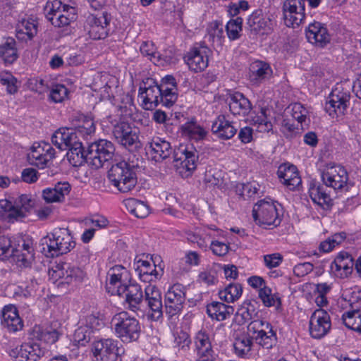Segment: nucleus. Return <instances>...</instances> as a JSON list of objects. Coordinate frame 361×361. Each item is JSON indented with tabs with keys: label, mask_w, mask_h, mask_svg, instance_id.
I'll list each match as a JSON object with an SVG mask.
<instances>
[{
	"label": "nucleus",
	"mask_w": 361,
	"mask_h": 361,
	"mask_svg": "<svg viewBox=\"0 0 361 361\" xmlns=\"http://www.w3.org/2000/svg\"><path fill=\"white\" fill-rule=\"evenodd\" d=\"M126 284L120 288L117 295L126 298V302L129 310L137 312L140 310V305L145 300L149 309L148 314L154 321H158L163 317V305L161 291L155 286L148 285L145 288V295L141 286L137 283Z\"/></svg>",
	"instance_id": "f257e3e1"
},
{
	"label": "nucleus",
	"mask_w": 361,
	"mask_h": 361,
	"mask_svg": "<svg viewBox=\"0 0 361 361\" xmlns=\"http://www.w3.org/2000/svg\"><path fill=\"white\" fill-rule=\"evenodd\" d=\"M42 241V252L51 257L66 254L75 246V242L68 228H55Z\"/></svg>",
	"instance_id": "f03ea898"
},
{
	"label": "nucleus",
	"mask_w": 361,
	"mask_h": 361,
	"mask_svg": "<svg viewBox=\"0 0 361 361\" xmlns=\"http://www.w3.org/2000/svg\"><path fill=\"white\" fill-rule=\"evenodd\" d=\"M137 164L125 160L113 164L108 171L110 182L118 190L123 193L133 190L137 185Z\"/></svg>",
	"instance_id": "7ed1b4c3"
},
{
	"label": "nucleus",
	"mask_w": 361,
	"mask_h": 361,
	"mask_svg": "<svg viewBox=\"0 0 361 361\" xmlns=\"http://www.w3.org/2000/svg\"><path fill=\"white\" fill-rule=\"evenodd\" d=\"M138 97L142 102L144 109L150 110L157 107L159 104L170 107L177 100V96L167 89H160L159 86L154 81L148 82L140 86Z\"/></svg>",
	"instance_id": "20e7f679"
},
{
	"label": "nucleus",
	"mask_w": 361,
	"mask_h": 361,
	"mask_svg": "<svg viewBox=\"0 0 361 361\" xmlns=\"http://www.w3.org/2000/svg\"><path fill=\"white\" fill-rule=\"evenodd\" d=\"M32 207L30 195H21L12 202L8 200H0V219L8 223H14L25 217Z\"/></svg>",
	"instance_id": "39448f33"
},
{
	"label": "nucleus",
	"mask_w": 361,
	"mask_h": 361,
	"mask_svg": "<svg viewBox=\"0 0 361 361\" xmlns=\"http://www.w3.org/2000/svg\"><path fill=\"white\" fill-rule=\"evenodd\" d=\"M44 10L46 18L55 27H66L76 19L75 8L61 0H48Z\"/></svg>",
	"instance_id": "423d86ee"
},
{
	"label": "nucleus",
	"mask_w": 361,
	"mask_h": 361,
	"mask_svg": "<svg viewBox=\"0 0 361 361\" xmlns=\"http://www.w3.org/2000/svg\"><path fill=\"white\" fill-rule=\"evenodd\" d=\"M111 324L116 335L123 342L130 343L137 341L140 334L138 320L129 316L126 312H121L114 316Z\"/></svg>",
	"instance_id": "0eeeda50"
},
{
	"label": "nucleus",
	"mask_w": 361,
	"mask_h": 361,
	"mask_svg": "<svg viewBox=\"0 0 361 361\" xmlns=\"http://www.w3.org/2000/svg\"><path fill=\"white\" fill-rule=\"evenodd\" d=\"M114 152L115 147L111 141L99 139L88 145L85 153L86 162L95 169H99L113 158Z\"/></svg>",
	"instance_id": "6e6552de"
},
{
	"label": "nucleus",
	"mask_w": 361,
	"mask_h": 361,
	"mask_svg": "<svg viewBox=\"0 0 361 361\" xmlns=\"http://www.w3.org/2000/svg\"><path fill=\"white\" fill-rule=\"evenodd\" d=\"M278 206L281 205L273 201L259 200L253 207L252 216L255 223L261 227H276L281 223Z\"/></svg>",
	"instance_id": "1a4fd4ad"
},
{
	"label": "nucleus",
	"mask_w": 361,
	"mask_h": 361,
	"mask_svg": "<svg viewBox=\"0 0 361 361\" xmlns=\"http://www.w3.org/2000/svg\"><path fill=\"white\" fill-rule=\"evenodd\" d=\"M350 97L349 87L336 84L326 102V111L333 118L343 116L350 105Z\"/></svg>",
	"instance_id": "9d476101"
},
{
	"label": "nucleus",
	"mask_w": 361,
	"mask_h": 361,
	"mask_svg": "<svg viewBox=\"0 0 361 361\" xmlns=\"http://www.w3.org/2000/svg\"><path fill=\"white\" fill-rule=\"evenodd\" d=\"M198 152L192 145H180L173 151V162L177 172L188 178L197 167Z\"/></svg>",
	"instance_id": "9b49d317"
},
{
	"label": "nucleus",
	"mask_w": 361,
	"mask_h": 361,
	"mask_svg": "<svg viewBox=\"0 0 361 361\" xmlns=\"http://www.w3.org/2000/svg\"><path fill=\"white\" fill-rule=\"evenodd\" d=\"M92 353L94 361H121L124 350L118 341L105 338L93 343Z\"/></svg>",
	"instance_id": "f8f14e48"
},
{
	"label": "nucleus",
	"mask_w": 361,
	"mask_h": 361,
	"mask_svg": "<svg viewBox=\"0 0 361 361\" xmlns=\"http://www.w3.org/2000/svg\"><path fill=\"white\" fill-rule=\"evenodd\" d=\"M321 178L326 187L336 191L348 188V174L346 169L340 164H326L322 169Z\"/></svg>",
	"instance_id": "ddd939ff"
},
{
	"label": "nucleus",
	"mask_w": 361,
	"mask_h": 361,
	"mask_svg": "<svg viewBox=\"0 0 361 361\" xmlns=\"http://www.w3.org/2000/svg\"><path fill=\"white\" fill-rule=\"evenodd\" d=\"M185 300V288L182 284L171 286L164 296L165 313L169 319L178 315Z\"/></svg>",
	"instance_id": "4468645a"
},
{
	"label": "nucleus",
	"mask_w": 361,
	"mask_h": 361,
	"mask_svg": "<svg viewBox=\"0 0 361 361\" xmlns=\"http://www.w3.org/2000/svg\"><path fill=\"white\" fill-rule=\"evenodd\" d=\"M112 133L116 141L126 148L140 146L138 130L127 122L121 121L115 124Z\"/></svg>",
	"instance_id": "2eb2a0df"
},
{
	"label": "nucleus",
	"mask_w": 361,
	"mask_h": 361,
	"mask_svg": "<svg viewBox=\"0 0 361 361\" xmlns=\"http://www.w3.org/2000/svg\"><path fill=\"white\" fill-rule=\"evenodd\" d=\"M283 13L288 27L299 26L305 18V0H285Z\"/></svg>",
	"instance_id": "dca6fc26"
},
{
	"label": "nucleus",
	"mask_w": 361,
	"mask_h": 361,
	"mask_svg": "<svg viewBox=\"0 0 361 361\" xmlns=\"http://www.w3.org/2000/svg\"><path fill=\"white\" fill-rule=\"evenodd\" d=\"M130 281V273L121 265L111 267L107 272L106 289L112 295L120 292V288L124 287Z\"/></svg>",
	"instance_id": "f3484780"
},
{
	"label": "nucleus",
	"mask_w": 361,
	"mask_h": 361,
	"mask_svg": "<svg viewBox=\"0 0 361 361\" xmlns=\"http://www.w3.org/2000/svg\"><path fill=\"white\" fill-rule=\"evenodd\" d=\"M55 157V149L49 143L34 145L27 158L30 164L39 168H44Z\"/></svg>",
	"instance_id": "a211bd4d"
},
{
	"label": "nucleus",
	"mask_w": 361,
	"mask_h": 361,
	"mask_svg": "<svg viewBox=\"0 0 361 361\" xmlns=\"http://www.w3.org/2000/svg\"><path fill=\"white\" fill-rule=\"evenodd\" d=\"M330 317L324 310H315L310 319V333L312 338H321L330 330Z\"/></svg>",
	"instance_id": "6ab92c4d"
},
{
	"label": "nucleus",
	"mask_w": 361,
	"mask_h": 361,
	"mask_svg": "<svg viewBox=\"0 0 361 361\" xmlns=\"http://www.w3.org/2000/svg\"><path fill=\"white\" fill-rule=\"evenodd\" d=\"M147 154L156 162L169 158L173 152L171 143L159 137H154L146 145Z\"/></svg>",
	"instance_id": "aec40b11"
},
{
	"label": "nucleus",
	"mask_w": 361,
	"mask_h": 361,
	"mask_svg": "<svg viewBox=\"0 0 361 361\" xmlns=\"http://www.w3.org/2000/svg\"><path fill=\"white\" fill-rule=\"evenodd\" d=\"M196 361H209L214 358V350L209 334L205 330H200L194 337Z\"/></svg>",
	"instance_id": "412c9836"
},
{
	"label": "nucleus",
	"mask_w": 361,
	"mask_h": 361,
	"mask_svg": "<svg viewBox=\"0 0 361 361\" xmlns=\"http://www.w3.org/2000/svg\"><path fill=\"white\" fill-rule=\"evenodd\" d=\"M226 102L229 106V110L233 116L245 117L247 116L252 109L250 101L243 94L235 92L228 94Z\"/></svg>",
	"instance_id": "4be33fe9"
},
{
	"label": "nucleus",
	"mask_w": 361,
	"mask_h": 361,
	"mask_svg": "<svg viewBox=\"0 0 361 361\" xmlns=\"http://www.w3.org/2000/svg\"><path fill=\"white\" fill-rule=\"evenodd\" d=\"M247 25L251 31L257 35L264 36L272 32L274 22L269 17L264 16L261 11L256 10L249 16Z\"/></svg>",
	"instance_id": "5701e85b"
},
{
	"label": "nucleus",
	"mask_w": 361,
	"mask_h": 361,
	"mask_svg": "<svg viewBox=\"0 0 361 361\" xmlns=\"http://www.w3.org/2000/svg\"><path fill=\"white\" fill-rule=\"evenodd\" d=\"M52 276L61 279V283L77 285L82 281L85 274L80 268L66 264L53 270Z\"/></svg>",
	"instance_id": "b1692460"
},
{
	"label": "nucleus",
	"mask_w": 361,
	"mask_h": 361,
	"mask_svg": "<svg viewBox=\"0 0 361 361\" xmlns=\"http://www.w3.org/2000/svg\"><path fill=\"white\" fill-rule=\"evenodd\" d=\"M134 269L141 281L149 283L159 279L163 274V269L160 267L159 269L154 262L152 264L145 259L135 260Z\"/></svg>",
	"instance_id": "393cba45"
},
{
	"label": "nucleus",
	"mask_w": 361,
	"mask_h": 361,
	"mask_svg": "<svg viewBox=\"0 0 361 361\" xmlns=\"http://www.w3.org/2000/svg\"><path fill=\"white\" fill-rule=\"evenodd\" d=\"M277 176L281 183L290 190H295L302 182L297 167L293 164L280 165L277 171Z\"/></svg>",
	"instance_id": "a878e982"
},
{
	"label": "nucleus",
	"mask_w": 361,
	"mask_h": 361,
	"mask_svg": "<svg viewBox=\"0 0 361 361\" xmlns=\"http://www.w3.org/2000/svg\"><path fill=\"white\" fill-rule=\"evenodd\" d=\"M1 324L9 332H16L23 329V322L19 317L18 310L14 305H6L3 308Z\"/></svg>",
	"instance_id": "bb28decb"
},
{
	"label": "nucleus",
	"mask_w": 361,
	"mask_h": 361,
	"mask_svg": "<svg viewBox=\"0 0 361 361\" xmlns=\"http://www.w3.org/2000/svg\"><path fill=\"white\" fill-rule=\"evenodd\" d=\"M354 267L352 256L346 252H341L331 264V271L341 279L350 275Z\"/></svg>",
	"instance_id": "cd10ccee"
},
{
	"label": "nucleus",
	"mask_w": 361,
	"mask_h": 361,
	"mask_svg": "<svg viewBox=\"0 0 361 361\" xmlns=\"http://www.w3.org/2000/svg\"><path fill=\"white\" fill-rule=\"evenodd\" d=\"M308 192L312 202L322 209L329 210L331 208L333 200L324 185L319 183L312 181Z\"/></svg>",
	"instance_id": "c85d7f7f"
},
{
	"label": "nucleus",
	"mask_w": 361,
	"mask_h": 361,
	"mask_svg": "<svg viewBox=\"0 0 361 361\" xmlns=\"http://www.w3.org/2000/svg\"><path fill=\"white\" fill-rule=\"evenodd\" d=\"M9 355L16 361H37L42 355V351L38 345L25 343L11 349Z\"/></svg>",
	"instance_id": "c756f323"
},
{
	"label": "nucleus",
	"mask_w": 361,
	"mask_h": 361,
	"mask_svg": "<svg viewBox=\"0 0 361 361\" xmlns=\"http://www.w3.org/2000/svg\"><path fill=\"white\" fill-rule=\"evenodd\" d=\"M212 131L214 134L223 140L232 138L237 132L233 123L230 121L225 115H219L213 121Z\"/></svg>",
	"instance_id": "7c9ffc66"
},
{
	"label": "nucleus",
	"mask_w": 361,
	"mask_h": 361,
	"mask_svg": "<svg viewBox=\"0 0 361 361\" xmlns=\"http://www.w3.org/2000/svg\"><path fill=\"white\" fill-rule=\"evenodd\" d=\"M180 133L183 137L195 141L203 140L207 135V130L194 118L180 126Z\"/></svg>",
	"instance_id": "2f4dec72"
},
{
	"label": "nucleus",
	"mask_w": 361,
	"mask_h": 361,
	"mask_svg": "<svg viewBox=\"0 0 361 361\" xmlns=\"http://www.w3.org/2000/svg\"><path fill=\"white\" fill-rule=\"evenodd\" d=\"M77 138L73 129L61 128L53 134L51 142L60 150H66L78 141Z\"/></svg>",
	"instance_id": "473e14b6"
},
{
	"label": "nucleus",
	"mask_w": 361,
	"mask_h": 361,
	"mask_svg": "<svg viewBox=\"0 0 361 361\" xmlns=\"http://www.w3.org/2000/svg\"><path fill=\"white\" fill-rule=\"evenodd\" d=\"M272 70L269 64L262 61H253L249 68V79L254 85H259L269 78Z\"/></svg>",
	"instance_id": "72a5a7b5"
},
{
	"label": "nucleus",
	"mask_w": 361,
	"mask_h": 361,
	"mask_svg": "<svg viewBox=\"0 0 361 361\" xmlns=\"http://www.w3.org/2000/svg\"><path fill=\"white\" fill-rule=\"evenodd\" d=\"M233 348L235 355L240 357H247L251 352L253 345V338L245 331H237L235 333Z\"/></svg>",
	"instance_id": "f704fd0d"
},
{
	"label": "nucleus",
	"mask_w": 361,
	"mask_h": 361,
	"mask_svg": "<svg viewBox=\"0 0 361 361\" xmlns=\"http://www.w3.org/2000/svg\"><path fill=\"white\" fill-rule=\"evenodd\" d=\"M71 190L68 182L58 183L54 188H47L42 191V197L47 203L60 202L64 200L65 196Z\"/></svg>",
	"instance_id": "c9c22d12"
},
{
	"label": "nucleus",
	"mask_w": 361,
	"mask_h": 361,
	"mask_svg": "<svg viewBox=\"0 0 361 361\" xmlns=\"http://www.w3.org/2000/svg\"><path fill=\"white\" fill-rule=\"evenodd\" d=\"M56 326V324H51L49 326H35L32 329V336L33 338L46 343L53 344L58 341L59 336L61 335V332Z\"/></svg>",
	"instance_id": "e433bc0d"
},
{
	"label": "nucleus",
	"mask_w": 361,
	"mask_h": 361,
	"mask_svg": "<svg viewBox=\"0 0 361 361\" xmlns=\"http://www.w3.org/2000/svg\"><path fill=\"white\" fill-rule=\"evenodd\" d=\"M37 32V25L33 19H23L18 24L16 37L19 43H27Z\"/></svg>",
	"instance_id": "4c0bfd02"
},
{
	"label": "nucleus",
	"mask_w": 361,
	"mask_h": 361,
	"mask_svg": "<svg viewBox=\"0 0 361 361\" xmlns=\"http://www.w3.org/2000/svg\"><path fill=\"white\" fill-rule=\"evenodd\" d=\"M305 34L310 44L329 42V35L326 28L318 22L310 23L305 30Z\"/></svg>",
	"instance_id": "58836bf2"
},
{
	"label": "nucleus",
	"mask_w": 361,
	"mask_h": 361,
	"mask_svg": "<svg viewBox=\"0 0 361 361\" xmlns=\"http://www.w3.org/2000/svg\"><path fill=\"white\" fill-rule=\"evenodd\" d=\"M184 61L189 68L195 73L204 71L208 66V59L197 48L187 53L184 56Z\"/></svg>",
	"instance_id": "ea45409f"
},
{
	"label": "nucleus",
	"mask_w": 361,
	"mask_h": 361,
	"mask_svg": "<svg viewBox=\"0 0 361 361\" xmlns=\"http://www.w3.org/2000/svg\"><path fill=\"white\" fill-rule=\"evenodd\" d=\"M233 312L232 306L220 302H212L207 305V313L212 319L224 321Z\"/></svg>",
	"instance_id": "a19ab883"
},
{
	"label": "nucleus",
	"mask_w": 361,
	"mask_h": 361,
	"mask_svg": "<svg viewBox=\"0 0 361 361\" xmlns=\"http://www.w3.org/2000/svg\"><path fill=\"white\" fill-rule=\"evenodd\" d=\"M2 254L6 256L10 255L16 258L17 262H21L25 267L28 266L31 262L34 259V250H26L20 252V249L14 248L10 245L1 247Z\"/></svg>",
	"instance_id": "79ce46f5"
},
{
	"label": "nucleus",
	"mask_w": 361,
	"mask_h": 361,
	"mask_svg": "<svg viewBox=\"0 0 361 361\" xmlns=\"http://www.w3.org/2000/svg\"><path fill=\"white\" fill-rule=\"evenodd\" d=\"M224 28L221 23L213 21L209 23L204 42L212 44L221 45L224 41Z\"/></svg>",
	"instance_id": "37998d69"
},
{
	"label": "nucleus",
	"mask_w": 361,
	"mask_h": 361,
	"mask_svg": "<svg viewBox=\"0 0 361 361\" xmlns=\"http://www.w3.org/2000/svg\"><path fill=\"white\" fill-rule=\"evenodd\" d=\"M344 325L355 331L361 334V310H348L343 314Z\"/></svg>",
	"instance_id": "c03bdc74"
},
{
	"label": "nucleus",
	"mask_w": 361,
	"mask_h": 361,
	"mask_svg": "<svg viewBox=\"0 0 361 361\" xmlns=\"http://www.w3.org/2000/svg\"><path fill=\"white\" fill-rule=\"evenodd\" d=\"M67 153V157L68 161L73 166H80L84 161H86L85 153L86 150H84V147L81 142L77 141L68 149Z\"/></svg>",
	"instance_id": "a18cd8bd"
},
{
	"label": "nucleus",
	"mask_w": 361,
	"mask_h": 361,
	"mask_svg": "<svg viewBox=\"0 0 361 361\" xmlns=\"http://www.w3.org/2000/svg\"><path fill=\"white\" fill-rule=\"evenodd\" d=\"M258 296L265 307L276 306V309H279L281 305L279 294L272 293L271 289L268 286L259 289Z\"/></svg>",
	"instance_id": "49530a36"
},
{
	"label": "nucleus",
	"mask_w": 361,
	"mask_h": 361,
	"mask_svg": "<svg viewBox=\"0 0 361 361\" xmlns=\"http://www.w3.org/2000/svg\"><path fill=\"white\" fill-rule=\"evenodd\" d=\"M128 211L137 218H145L149 214V207L143 202L134 198L125 202Z\"/></svg>",
	"instance_id": "de8ad7c7"
},
{
	"label": "nucleus",
	"mask_w": 361,
	"mask_h": 361,
	"mask_svg": "<svg viewBox=\"0 0 361 361\" xmlns=\"http://www.w3.org/2000/svg\"><path fill=\"white\" fill-rule=\"evenodd\" d=\"M243 288L239 283H230L219 292V298L226 302H233L242 295Z\"/></svg>",
	"instance_id": "09e8293b"
},
{
	"label": "nucleus",
	"mask_w": 361,
	"mask_h": 361,
	"mask_svg": "<svg viewBox=\"0 0 361 361\" xmlns=\"http://www.w3.org/2000/svg\"><path fill=\"white\" fill-rule=\"evenodd\" d=\"M267 109L261 108L255 116H251L250 122L257 126L259 132H269L272 129V124L268 119Z\"/></svg>",
	"instance_id": "8fccbe9b"
},
{
	"label": "nucleus",
	"mask_w": 361,
	"mask_h": 361,
	"mask_svg": "<svg viewBox=\"0 0 361 361\" xmlns=\"http://www.w3.org/2000/svg\"><path fill=\"white\" fill-rule=\"evenodd\" d=\"M255 340L264 348L270 349L276 344V334L272 328L267 331H259V334L255 336Z\"/></svg>",
	"instance_id": "3c124183"
},
{
	"label": "nucleus",
	"mask_w": 361,
	"mask_h": 361,
	"mask_svg": "<svg viewBox=\"0 0 361 361\" xmlns=\"http://www.w3.org/2000/svg\"><path fill=\"white\" fill-rule=\"evenodd\" d=\"M290 107L293 118L300 123L301 128H303L304 126H307L310 121V119L307 118L308 110L300 103L292 104Z\"/></svg>",
	"instance_id": "603ef678"
},
{
	"label": "nucleus",
	"mask_w": 361,
	"mask_h": 361,
	"mask_svg": "<svg viewBox=\"0 0 361 361\" xmlns=\"http://www.w3.org/2000/svg\"><path fill=\"white\" fill-rule=\"evenodd\" d=\"M243 20L241 17L231 19L226 25L228 37L230 40H235L241 37Z\"/></svg>",
	"instance_id": "864d4df0"
},
{
	"label": "nucleus",
	"mask_w": 361,
	"mask_h": 361,
	"mask_svg": "<svg viewBox=\"0 0 361 361\" xmlns=\"http://www.w3.org/2000/svg\"><path fill=\"white\" fill-rule=\"evenodd\" d=\"M0 82L2 85L6 87V92L9 94H14L18 90V86L17 85L18 80L11 72H0Z\"/></svg>",
	"instance_id": "5fc2aeb1"
},
{
	"label": "nucleus",
	"mask_w": 361,
	"mask_h": 361,
	"mask_svg": "<svg viewBox=\"0 0 361 361\" xmlns=\"http://www.w3.org/2000/svg\"><path fill=\"white\" fill-rule=\"evenodd\" d=\"M255 308L250 303H244L236 312V319L240 324H245L253 319Z\"/></svg>",
	"instance_id": "6e6d98bb"
},
{
	"label": "nucleus",
	"mask_w": 361,
	"mask_h": 361,
	"mask_svg": "<svg viewBox=\"0 0 361 361\" xmlns=\"http://www.w3.org/2000/svg\"><path fill=\"white\" fill-rule=\"evenodd\" d=\"M345 300L348 302L350 310H357L361 307V289L355 288L345 293Z\"/></svg>",
	"instance_id": "4d7b16f0"
},
{
	"label": "nucleus",
	"mask_w": 361,
	"mask_h": 361,
	"mask_svg": "<svg viewBox=\"0 0 361 361\" xmlns=\"http://www.w3.org/2000/svg\"><path fill=\"white\" fill-rule=\"evenodd\" d=\"M95 133V125L92 118L87 116L82 117V123L77 127V133L82 137L91 136Z\"/></svg>",
	"instance_id": "13d9d810"
},
{
	"label": "nucleus",
	"mask_w": 361,
	"mask_h": 361,
	"mask_svg": "<svg viewBox=\"0 0 361 361\" xmlns=\"http://www.w3.org/2000/svg\"><path fill=\"white\" fill-rule=\"evenodd\" d=\"M68 90L67 87L61 84L54 85L50 92L49 98L55 103L63 102L67 97Z\"/></svg>",
	"instance_id": "bf43d9fd"
},
{
	"label": "nucleus",
	"mask_w": 361,
	"mask_h": 361,
	"mask_svg": "<svg viewBox=\"0 0 361 361\" xmlns=\"http://www.w3.org/2000/svg\"><path fill=\"white\" fill-rule=\"evenodd\" d=\"M140 51L143 56L148 57L151 61L154 60V62L161 59L168 61L173 57V56L161 54L159 51L155 50L154 47H140Z\"/></svg>",
	"instance_id": "052dcab7"
},
{
	"label": "nucleus",
	"mask_w": 361,
	"mask_h": 361,
	"mask_svg": "<svg viewBox=\"0 0 361 361\" xmlns=\"http://www.w3.org/2000/svg\"><path fill=\"white\" fill-rule=\"evenodd\" d=\"M250 8V4L246 0H240L231 2L227 6V13L231 17L238 16L241 11H246Z\"/></svg>",
	"instance_id": "680f3d73"
},
{
	"label": "nucleus",
	"mask_w": 361,
	"mask_h": 361,
	"mask_svg": "<svg viewBox=\"0 0 361 361\" xmlns=\"http://www.w3.org/2000/svg\"><path fill=\"white\" fill-rule=\"evenodd\" d=\"M16 47H0V58L6 64H11L18 59Z\"/></svg>",
	"instance_id": "e2e57ef3"
},
{
	"label": "nucleus",
	"mask_w": 361,
	"mask_h": 361,
	"mask_svg": "<svg viewBox=\"0 0 361 361\" xmlns=\"http://www.w3.org/2000/svg\"><path fill=\"white\" fill-rule=\"evenodd\" d=\"M92 333L85 326H81L75 330L74 339L79 345L84 346L90 341Z\"/></svg>",
	"instance_id": "0e129e2a"
},
{
	"label": "nucleus",
	"mask_w": 361,
	"mask_h": 361,
	"mask_svg": "<svg viewBox=\"0 0 361 361\" xmlns=\"http://www.w3.org/2000/svg\"><path fill=\"white\" fill-rule=\"evenodd\" d=\"M185 235L189 242L196 243L201 249L207 248V240L202 238L200 229H199L198 231H185Z\"/></svg>",
	"instance_id": "69168bd1"
},
{
	"label": "nucleus",
	"mask_w": 361,
	"mask_h": 361,
	"mask_svg": "<svg viewBox=\"0 0 361 361\" xmlns=\"http://www.w3.org/2000/svg\"><path fill=\"white\" fill-rule=\"evenodd\" d=\"M204 180L212 186L219 185L222 183L221 173L216 169H209L206 171Z\"/></svg>",
	"instance_id": "338daca9"
},
{
	"label": "nucleus",
	"mask_w": 361,
	"mask_h": 361,
	"mask_svg": "<svg viewBox=\"0 0 361 361\" xmlns=\"http://www.w3.org/2000/svg\"><path fill=\"white\" fill-rule=\"evenodd\" d=\"M198 281L200 283H204L207 286L216 284L217 282L216 271L213 269H209L200 272L198 276Z\"/></svg>",
	"instance_id": "774afa93"
}]
</instances>
